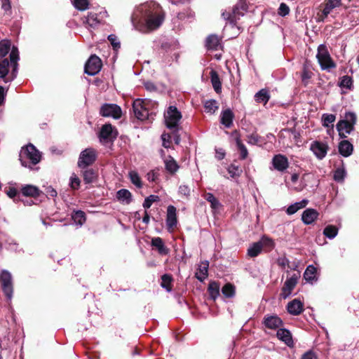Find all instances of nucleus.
I'll list each match as a JSON object with an SVG mask.
<instances>
[{"instance_id":"1","label":"nucleus","mask_w":359,"mask_h":359,"mask_svg":"<svg viewBox=\"0 0 359 359\" xmlns=\"http://www.w3.org/2000/svg\"><path fill=\"white\" fill-rule=\"evenodd\" d=\"M165 13L161 6L154 2L149 1L138 6L131 17L134 28L137 30H154L163 23Z\"/></svg>"},{"instance_id":"2","label":"nucleus","mask_w":359,"mask_h":359,"mask_svg":"<svg viewBox=\"0 0 359 359\" xmlns=\"http://www.w3.org/2000/svg\"><path fill=\"white\" fill-rule=\"evenodd\" d=\"M19 158L22 165L32 168L40 162L41 154L33 144H29L21 149Z\"/></svg>"},{"instance_id":"3","label":"nucleus","mask_w":359,"mask_h":359,"mask_svg":"<svg viewBox=\"0 0 359 359\" xmlns=\"http://www.w3.org/2000/svg\"><path fill=\"white\" fill-rule=\"evenodd\" d=\"M155 103L148 99H137L133 102V109L135 116L141 121L146 120L150 114L149 107Z\"/></svg>"},{"instance_id":"4","label":"nucleus","mask_w":359,"mask_h":359,"mask_svg":"<svg viewBox=\"0 0 359 359\" xmlns=\"http://www.w3.org/2000/svg\"><path fill=\"white\" fill-rule=\"evenodd\" d=\"M316 57L323 70L330 72L331 69L336 67V64L332 59L325 45L320 44L318 47Z\"/></svg>"},{"instance_id":"5","label":"nucleus","mask_w":359,"mask_h":359,"mask_svg":"<svg viewBox=\"0 0 359 359\" xmlns=\"http://www.w3.org/2000/svg\"><path fill=\"white\" fill-rule=\"evenodd\" d=\"M96 157V151L93 148H87L81 152L78 160V166L80 168H86L95 161Z\"/></svg>"},{"instance_id":"6","label":"nucleus","mask_w":359,"mask_h":359,"mask_svg":"<svg viewBox=\"0 0 359 359\" xmlns=\"http://www.w3.org/2000/svg\"><path fill=\"white\" fill-rule=\"evenodd\" d=\"M182 118V114L176 107L170 106L165 114V120L166 126L170 128H175L178 126L179 121Z\"/></svg>"},{"instance_id":"7","label":"nucleus","mask_w":359,"mask_h":359,"mask_svg":"<svg viewBox=\"0 0 359 359\" xmlns=\"http://www.w3.org/2000/svg\"><path fill=\"white\" fill-rule=\"evenodd\" d=\"M299 278L300 271H297L286 279L280 293V297L282 298L287 299L291 295L292 292L297 285Z\"/></svg>"},{"instance_id":"8","label":"nucleus","mask_w":359,"mask_h":359,"mask_svg":"<svg viewBox=\"0 0 359 359\" xmlns=\"http://www.w3.org/2000/svg\"><path fill=\"white\" fill-rule=\"evenodd\" d=\"M0 282L1 283L2 289L5 295L8 299H11L13 291L11 273L6 270H3L0 274Z\"/></svg>"},{"instance_id":"9","label":"nucleus","mask_w":359,"mask_h":359,"mask_svg":"<svg viewBox=\"0 0 359 359\" xmlns=\"http://www.w3.org/2000/svg\"><path fill=\"white\" fill-rule=\"evenodd\" d=\"M101 116L104 117H112L115 119L121 118L122 114L121 109L116 104H104L100 110Z\"/></svg>"},{"instance_id":"10","label":"nucleus","mask_w":359,"mask_h":359,"mask_svg":"<svg viewBox=\"0 0 359 359\" xmlns=\"http://www.w3.org/2000/svg\"><path fill=\"white\" fill-rule=\"evenodd\" d=\"M102 68V61L99 57L95 55H92L85 65V73L94 76L97 74Z\"/></svg>"},{"instance_id":"11","label":"nucleus","mask_w":359,"mask_h":359,"mask_svg":"<svg viewBox=\"0 0 359 359\" xmlns=\"http://www.w3.org/2000/svg\"><path fill=\"white\" fill-rule=\"evenodd\" d=\"M328 147L325 143L315 141L311 143L310 149L318 159H323L327 154Z\"/></svg>"},{"instance_id":"12","label":"nucleus","mask_w":359,"mask_h":359,"mask_svg":"<svg viewBox=\"0 0 359 359\" xmlns=\"http://www.w3.org/2000/svg\"><path fill=\"white\" fill-rule=\"evenodd\" d=\"M272 164L275 170L284 172L289 166L287 158L283 154H276L273 157Z\"/></svg>"},{"instance_id":"13","label":"nucleus","mask_w":359,"mask_h":359,"mask_svg":"<svg viewBox=\"0 0 359 359\" xmlns=\"http://www.w3.org/2000/svg\"><path fill=\"white\" fill-rule=\"evenodd\" d=\"M10 65L12 67L11 78L9 80L12 81L16 77L18 72V62L20 59L19 52L17 47L13 46L11 52L10 53Z\"/></svg>"},{"instance_id":"14","label":"nucleus","mask_w":359,"mask_h":359,"mask_svg":"<svg viewBox=\"0 0 359 359\" xmlns=\"http://www.w3.org/2000/svg\"><path fill=\"white\" fill-rule=\"evenodd\" d=\"M177 224L176 208L173 205H169L167 208L166 225L169 231H172Z\"/></svg>"},{"instance_id":"15","label":"nucleus","mask_w":359,"mask_h":359,"mask_svg":"<svg viewBox=\"0 0 359 359\" xmlns=\"http://www.w3.org/2000/svg\"><path fill=\"white\" fill-rule=\"evenodd\" d=\"M100 140L101 142L107 143L115 138L113 135V128L111 124H105L101 128L100 135Z\"/></svg>"},{"instance_id":"16","label":"nucleus","mask_w":359,"mask_h":359,"mask_svg":"<svg viewBox=\"0 0 359 359\" xmlns=\"http://www.w3.org/2000/svg\"><path fill=\"white\" fill-rule=\"evenodd\" d=\"M341 0H327L325 2V8L322 11V14L319 16V20L323 21L332 9L341 6Z\"/></svg>"},{"instance_id":"17","label":"nucleus","mask_w":359,"mask_h":359,"mask_svg":"<svg viewBox=\"0 0 359 359\" xmlns=\"http://www.w3.org/2000/svg\"><path fill=\"white\" fill-rule=\"evenodd\" d=\"M264 325L271 330H276L283 325L282 320L277 316H266L264 318Z\"/></svg>"},{"instance_id":"18","label":"nucleus","mask_w":359,"mask_h":359,"mask_svg":"<svg viewBox=\"0 0 359 359\" xmlns=\"http://www.w3.org/2000/svg\"><path fill=\"white\" fill-rule=\"evenodd\" d=\"M288 313L293 316H298L304 311V304L298 299H294L287 305Z\"/></svg>"},{"instance_id":"19","label":"nucleus","mask_w":359,"mask_h":359,"mask_svg":"<svg viewBox=\"0 0 359 359\" xmlns=\"http://www.w3.org/2000/svg\"><path fill=\"white\" fill-rule=\"evenodd\" d=\"M82 22L86 27L95 28L100 23V20L97 13L90 12L87 16L82 18Z\"/></svg>"},{"instance_id":"20","label":"nucleus","mask_w":359,"mask_h":359,"mask_svg":"<svg viewBox=\"0 0 359 359\" xmlns=\"http://www.w3.org/2000/svg\"><path fill=\"white\" fill-rule=\"evenodd\" d=\"M277 337L283 341L287 346H293V340L290 332L285 328H279L276 333Z\"/></svg>"},{"instance_id":"21","label":"nucleus","mask_w":359,"mask_h":359,"mask_svg":"<svg viewBox=\"0 0 359 359\" xmlns=\"http://www.w3.org/2000/svg\"><path fill=\"white\" fill-rule=\"evenodd\" d=\"M337 129L341 137H346L353 130V126L352 123H348L347 121L341 120L338 122Z\"/></svg>"},{"instance_id":"22","label":"nucleus","mask_w":359,"mask_h":359,"mask_svg":"<svg viewBox=\"0 0 359 359\" xmlns=\"http://www.w3.org/2000/svg\"><path fill=\"white\" fill-rule=\"evenodd\" d=\"M318 212L312 208L305 210L302 215V220L305 224H312L318 217Z\"/></svg>"},{"instance_id":"23","label":"nucleus","mask_w":359,"mask_h":359,"mask_svg":"<svg viewBox=\"0 0 359 359\" xmlns=\"http://www.w3.org/2000/svg\"><path fill=\"white\" fill-rule=\"evenodd\" d=\"M208 267L209 262L208 261H203L199 264L197 271L195 273L196 278L199 281L203 282L208 277Z\"/></svg>"},{"instance_id":"24","label":"nucleus","mask_w":359,"mask_h":359,"mask_svg":"<svg viewBox=\"0 0 359 359\" xmlns=\"http://www.w3.org/2000/svg\"><path fill=\"white\" fill-rule=\"evenodd\" d=\"M205 46L208 50H219L222 47L220 39L215 34L208 36L205 41Z\"/></svg>"},{"instance_id":"25","label":"nucleus","mask_w":359,"mask_h":359,"mask_svg":"<svg viewBox=\"0 0 359 359\" xmlns=\"http://www.w3.org/2000/svg\"><path fill=\"white\" fill-rule=\"evenodd\" d=\"M21 192L25 196L34 198L38 197L41 193L37 187L31 184L23 186L21 189Z\"/></svg>"},{"instance_id":"26","label":"nucleus","mask_w":359,"mask_h":359,"mask_svg":"<svg viewBox=\"0 0 359 359\" xmlns=\"http://www.w3.org/2000/svg\"><path fill=\"white\" fill-rule=\"evenodd\" d=\"M117 199L123 203L130 204L133 201V196L130 191L126 189H121L116 193Z\"/></svg>"},{"instance_id":"27","label":"nucleus","mask_w":359,"mask_h":359,"mask_svg":"<svg viewBox=\"0 0 359 359\" xmlns=\"http://www.w3.org/2000/svg\"><path fill=\"white\" fill-rule=\"evenodd\" d=\"M234 115L231 109H227L221 114L220 122L226 128H230L233 123Z\"/></svg>"},{"instance_id":"28","label":"nucleus","mask_w":359,"mask_h":359,"mask_svg":"<svg viewBox=\"0 0 359 359\" xmlns=\"http://www.w3.org/2000/svg\"><path fill=\"white\" fill-rule=\"evenodd\" d=\"M164 164L165 170L171 175L175 174L180 168L176 161L170 156L164 159Z\"/></svg>"},{"instance_id":"29","label":"nucleus","mask_w":359,"mask_h":359,"mask_svg":"<svg viewBox=\"0 0 359 359\" xmlns=\"http://www.w3.org/2000/svg\"><path fill=\"white\" fill-rule=\"evenodd\" d=\"M353 150V147L347 140L341 141L339 144V151L344 157H348L351 155Z\"/></svg>"},{"instance_id":"30","label":"nucleus","mask_w":359,"mask_h":359,"mask_svg":"<svg viewBox=\"0 0 359 359\" xmlns=\"http://www.w3.org/2000/svg\"><path fill=\"white\" fill-rule=\"evenodd\" d=\"M317 269L313 265H309L304 273V279L309 283H313L317 280Z\"/></svg>"},{"instance_id":"31","label":"nucleus","mask_w":359,"mask_h":359,"mask_svg":"<svg viewBox=\"0 0 359 359\" xmlns=\"http://www.w3.org/2000/svg\"><path fill=\"white\" fill-rule=\"evenodd\" d=\"M220 286L216 281H211L208 287V292L210 298L215 300L220 294Z\"/></svg>"},{"instance_id":"32","label":"nucleus","mask_w":359,"mask_h":359,"mask_svg":"<svg viewBox=\"0 0 359 359\" xmlns=\"http://www.w3.org/2000/svg\"><path fill=\"white\" fill-rule=\"evenodd\" d=\"M9 62L7 58H4L0 61V78L3 79L5 83L11 81L6 76L9 72Z\"/></svg>"},{"instance_id":"33","label":"nucleus","mask_w":359,"mask_h":359,"mask_svg":"<svg viewBox=\"0 0 359 359\" xmlns=\"http://www.w3.org/2000/svg\"><path fill=\"white\" fill-rule=\"evenodd\" d=\"M151 245L158 250V252L161 255H167L169 252V250L165 246L162 238L159 237L154 238L151 240Z\"/></svg>"},{"instance_id":"34","label":"nucleus","mask_w":359,"mask_h":359,"mask_svg":"<svg viewBox=\"0 0 359 359\" xmlns=\"http://www.w3.org/2000/svg\"><path fill=\"white\" fill-rule=\"evenodd\" d=\"M307 204L308 201L306 199H304L299 202H296L288 206V208L286 210V213L289 215H293L300 209L305 208Z\"/></svg>"},{"instance_id":"35","label":"nucleus","mask_w":359,"mask_h":359,"mask_svg":"<svg viewBox=\"0 0 359 359\" xmlns=\"http://www.w3.org/2000/svg\"><path fill=\"white\" fill-rule=\"evenodd\" d=\"M270 99V95L266 89H261L255 95V100L258 103L266 104Z\"/></svg>"},{"instance_id":"36","label":"nucleus","mask_w":359,"mask_h":359,"mask_svg":"<svg viewBox=\"0 0 359 359\" xmlns=\"http://www.w3.org/2000/svg\"><path fill=\"white\" fill-rule=\"evenodd\" d=\"M97 177V172L92 168L86 169L83 172V178L86 184L94 182Z\"/></svg>"},{"instance_id":"37","label":"nucleus","mask_w":359,"mask_h":359,"mask_svg":"<svg viewBox=\"0 0 359 359\" xmlns=\"http://www.w3.org/2000/svg\"><path fill=\"white\" fill-rule=\"evenodd\" d=\"M262 250V243L258 242L253 243L248 249V255L250 257L258 256Z\"/></svg>"},{"instance_id":"38","label":"nucleus","mask_w":359,"mask_h":359,"mask_svg":"<svg viewBox=\"0 0 359 359\" xmlns=\"http://www.w3.org/2000/svg\"><path fill=\"white\" fill-rule=\"evenodd\" d=\"M128 177L133 184L137 188L141 189L143 186L140 175L135 170H130L128 172Z\"/></svg>"},{"instance_id":"39","label":"nucleus","mask_w":359,"mask_h":359,"mask_svg":"<svg viewBox=\"0 0 359 359\" xmlns=\"http://www.w3.org/2000/svg\"><path fill=\"white\" fill-rule=\"evenodd\" d=\"M210 79L213 88L217 93H219L222 88V84L219 75L215 71L212 70L210 72Z\"/></svg>"},{"instance_id":"40","label":"nucleus","mask_w":359,"mask_h":359,"mask_svg":"<svg viewBox=\"0 0 359 359\" xmlns=\"http://www.w3.org/2000/svg\"><path fill=\"white\" fill-rule=\"evenodd\" d=\"M205 111L213 114L218 109V103L215 100H209L204 103Z\"/></svg>"},{"instance_id":"41","label":"nucleus","mask_w":359,"mask_h":359,"mask_svg":"<svg viewBox=\"0 0 359 359\" xmlns=\"http://www.w3.org/2000/svg\"><path fill=\"white\" fill-rule=\"evenodd\" d=\"M222 294L226 298H232L236 294V287L231 283H226L222 288Z\"/></svg>"},{"instance_id":"42","label":"nucleus","mask_w":359,"mask_h":359,"mask_svg":"<svg viewBox=\"0 0 359 359\" xmlns=\"http://www.w3.org/2000/svg\"><path fill=\"white\" fill-rule=\"evenodd\" d=\"M11 43L9 40L3 39L0 41V58H4L11 50Z\"/></svg>"},{"instance_id":"43","label":"nucleus","mask_w":359,"mask_h":359,"mask_svg":"<svg viewBox=\"0 0 359 359\" xmlns=\"http://www.w3.org/2000/svg\"><path fill=\"white\" fill-rule=\"evenodd\" d=\"M72 217L74 222L79 226H81L86 222L85 212L81 210L74 211Z\"/></svg>"},{"instance_id":"44","label":"nucleus","mask_w":359,"mask_h":359,"mask_svg":"<svg viewBox=\"0 0 359 359\" xmlns=\"http://www.w3.org/2000/svg\"><path fill=\"white\" fill-rule=\"evenodd\" d=\"M338 233V229L333 225L327 226L323 231V234L328 238H334Z\"/></svg>"},{"instance_id":"45","label":"nucleus","mask_w":359,"mask_h":359,"mask_svg":"<svg viewBox=\"0 0 359 359\" xmlns=\"http://www.w3.org/2000/svg\"><path fill=\"white\" fill-rule=\"evenodd\" d=\"M339 86L342 88L351 90L353 87V79L349 76H344L340 79Z\"/></svg>"},{"instance_id":"46","label":"nucleus","mask_w":359,"mask_h":359,"mask_svg":"<svg viewBox=\"0 0 359 359\" xmlns=\"http://www.w3.org/2000/svg\"><path fill=\"white\" fill-rule=\"evenodd\" d=\"M236 142L238 149L240 151L241 159H245L248 155V151L246 147L243 144V142L239 138H236Z\"/></svg>"},{"instance_id":"47","label":"nucleus","mask_w":359,"mask_h":359,"mask_svg":"<svg viewBox=\"0 0 359 359\" xmlns=\"http://www.w3.org/2000/svg\"><path fill=\"white\" fill-rule=\"evenodd\" d=\"M336 119V116L332 114H324L322 116L323 126L325 128H329L330 125L332 124Z\"/></svg>"},{"instance_id":"48","label":"nucleus","mask_w":359,"mask_h":359,"mask_svg":"<svg viewBox=\"0 0 359 359\" xmlns=\"http://www.w3.org/2000/svg\"><path fill=\"white\" fill-rule=\"evenodd\" d=\"M278 264L279 266L283 267L287 266V268L291 270H296V269L298 267V265L294 262L292 264H290V261L285 257H280L278 259Z\"/></svg>"},{"instance_id":"49","label":"nucleus","mask_w":359,"mask_h":359,"mask_svg":"<svg viewBox=\"0 0 359 359\" xmlns=\"http://www.w3.org/2000/svg\"><path fill=\"white\" fill-rule=\"evenodd\" d=\"M205 199L210 203L211 208L214 210H217L220 206V203L211 193H208L205 195Z\"/></svg>"},{"instance_id":"50","label":"nucleus","mask_w":359,"mask_h":359,"mask_svg":"<svg viewBox=\"0 0 359 359\" xmlns=\"http://www.w3.org/2000/svg\"><path fill=\"white\" fill-rule=\"evenodd\" d=\"M160 200L159 197L156 195H150L148 197H147L145 199H144V201L143 203V207L145 208V209H148L149 208L152 203H154V202H157Z\"/></svg>"},{"instance_id":"51","label":"nucleus","mask_w":359,"mask_h":359,"mask_svg":"<svg viewBox=\"0 0 359 359\" xmlns=\"http://www.w3.org/2000/svg\"><path fill=\"white\" fill-rule=\"evenodd\" d=\"M313 73L310 71L306 67H304L303 71L302 73V81L305 86L309 83V79L311 78Z\"/></svg>"},{"instance_id":"52","label":"nucleus","mask_w":359,"mask_h":359,"mask_svg":"<svg viewBox=\"0 0 359 359\" xmlns=\"http://www.w3.org/2000/svg\"><path fill=\"white\" fill-rule=\"evenodd\" d=\"M88 0H74V6L79 11H86L88 8Z\"/></svg>"},{"instance_id":"53","label":"nucleus","mask_w":359,"mask_h":359,"mask_svg":"<svg viewBox=\"0 0 359 359\" xmlns=\"http://www.w3.org/2000/svg\"><path fill=\"white\" fill-rule=\"evenodd\" d=\"M80 184V179L74 173H73L69 179V187L72 189L76 190L79 189Z\"/></svg>"},{"instance_id":"54","label":"nucleus","mask_w":359,"mask_h":359,"mask_svg":"<svg viewBox=\"0 0 359 359\" xmlns=\"http://www.w3.org/2000/svg\"><path fill=\"white\" fill-rule=\"evenodd\" d=\"M227 170L231 177L232 178L239 177L242 172V170L239 168L238 166L234 165H229Z\"/></svg>"},{"instance_id":"55","label":"nucleus","mask_w":359,"mask_h":359,"mask_svg":"<svg viewBox=\"0 0 359 359\" xmlns=\"http://www.w3.org/2000/svg\"><path fill=\"white\" fill-rule=\"evenodd\" d=\"M259 243H262V248L264 247H267L269 248H273L274 247L273 241L271 238H270L269 237L266 236H263L261 238L260 241H259Z\"/></svg>"},{"instance_id":"56","label":"nucleus","mask_w":359,"mask_h":359,"mask_svg":"<svg viewBox=\"0 0 359 359\" xmlns=\"http://www.w3.org/2000/svg\"><path fill=\"white\" fill-rule=\"evenodd\" d=\"M161 280L162 282L161 285L162 286V287L166 289L168 291H170L171 289L170 285L172 280L171 276L168 274H164L162 276Z\"/></svg>"},{"instance_id":"57","label":"nucleus","mask_w":359,"mask_h":359,"mask_svg":"<svg viewBox=\"0 0 359 359\" xmlns=\"http://www.w3.org/2000/svg\"><path fill=\"white\" fill-rule=\"evenodd\" d=\"M345 177V170L344 168H337L334 172V180L336 182H343Z\"/></svg>"},{"instance_id":"58","label":"nucleus","mask_w":359,"mask_h":359,"mask_svg":"<svg viewBox=\"0 0 359 359\" xmlns=\"http://www.w3.org/2000/svg\"><path fill=\"white\" fill-rule=\"evenodd\" d=\"M290 13V8L285 3H281L280 4V6L278 8V13L280 16H285L288 15Z\"/></svg>"},{"instance_id":"59","label":"nucleus","mask_w":359,"mask_h":359,"mask_svg":"<svg viewBox=\"0 0 359 359\" xmlns=\"http://www.w3.org/2000/svg\"><path fill=\"white\" fill-rule=\"evenodd\" d=\"M344 121H347L348 123H352L354 126L356 121V116L353 112H347L345 114V119Z\"/></svg>"},{"instance_id":"60","label":"nucleus","mask_w":359,"mask_h":359,"mask_svg":"<svg viewBox=\"0 0 359 359\" xmlns=\"http://www.w3.org/2000/svg\"><path fill=\"white\" fill-rule=\"evenodd\" d=\"M259 137L256 134H251L248 136V143L250 144H256L259 142Z\"/></svg>"},{"instance_id":"61","label":"nucleus","mask_w":359,"mask_h":359,"mask_svg":"<svg viewBox=\"0 0 359 359\" xmlns=\"http://www.w3.org/2000/svg\"><path fill=\"white\" fill-rule=\"evenodd\" d=\"M1 7L4 11H9L11 9V0H1Z\"/></svg>"},{"instance_id":"62","label":"nucleus","mask_w":359,"mask_h":359,"mask_svg":"<svg viewBox=\"0 0 359 359\" xmlns=\"http://www.w3.org/2000/svg\"><path fill=\"white\" fill-rule=\"evenodd\" d=\"M109 41L111 42L114 48H120V43L118 41L116 36L114 34H110L108 36Z\"/></svg>"},{"instance_id":"63","label":"nucleus","mask_w":359,"mask_h":359,"mask_svg":"<svg viewBox=\"0 0 359 359\" xmlns=\"http://www.w3.org/2000/svg\"><path fill=\"white\" fill-rule=\"evenodd\" d=\"M144 88L149 92H155L157 90V87L151 81H146L144 83Z\"/></svg>"},{"instance_id":"64","label":"nucleus","mask_w":359,"mask_h":359,"mask_svg":"<svg viewBox=\"0 0 359 359\" xmlns=\"http://www.w3.org/2000/svg\"><path fill=\"white\" fill-rule=\"evenodd\" d=\"M302 359H318V358L313 352L310 351L305 353L302 355Z\"/></svg>"}]
</instances>
